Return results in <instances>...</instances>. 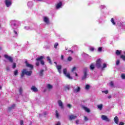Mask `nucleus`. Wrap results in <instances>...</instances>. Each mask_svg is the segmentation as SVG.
I'll use <instances>...</instances> for the list:
<instances>
[{"mask_svg":"<svg viewBox=\"0 0 125 125\" xmlns=\"http://www.w3.org/2000/svg\"><path fill=\"white\" fill-rule=\"evenodd\" d=\"M18 23V21L16 20H12L11 21V25L13 29V33L15 34V37H18V28L17 24Z\"/></svg>","mask_w":125,"mask_h":125,"instance_id":"obj_1","label":"nucleus"},{"mask_svg":"<svg viewBox=\"0 0 125 125\" xmlns=\"http://www.w3.org/2000/svg\"><path fill=\"white\" fill-rule=\"evenodd\" d=\"M33 73V71H27V69H23L22 70H21V78H23L24 76L26 75V76H28V77H30V76H32V74Z\"/></svg>","mask_w":125,"mask_h":125,"instance_id":"obj_2","label":"nucleus"},{"mask_svg":"<svg viewBox=\"0 0 125 125\" xmlns=\"http://www.w3.org/2000/svg\"><path fill=\"white\" fill-rule=\"evenodd\" d=\"M63 74L65 75V76L67 77L69 80H72L73 78L71 77V75H70V73H67V68H64L63 70Z\"/></svg>","mask_w":125,"mask_h":125,"instance_id":"obj_3","label":"nucleus"},{"mask_svg":"<svg viewBox=\"0 0 125 125\" xmlns=\"http://www.w3.org/2000/svg\"><path fill=\"white\" fill-rule=\"evenodd\" d=\"M43 58H44V57L42 56L39 58H37L36 59V61H40V62H41V65L43 66V65H44V62L43 61V60H42L43 59Z\"/></svg>","mask_w":125,"mask_h":125,"instance_id":"obj_4","label":"nucleus"},{"mask_svg":"<svg viewBox=\"0 0 125 125\" xmlns=\"http://www.w3.org/2000/svg\"><path fill=\"white\" fill-rule=\"evenodd\" d=\"M4 57L5 59H7L11 63H13V59L11 56H8L7 54L4 55Z\"/></svg>","mask_w":125,"mask_h":125,"instance_id":"obj_5","label":"nucleus"},{"mask_svg":"<svg viewBox=\"0 0 125 125\" xmlns=\"http://www.w3.org/2000/svg\"><path fill=\"white\" fill-rule=\"evenodd\" d=\"M102 63V61H101V60H100V59L97 60V61L96 62V66L97 68H98V69L101 68V67L102 66L101 65Z\"/></svg>","mask_w":125,"mask_h":125,"instance_id":"obj_6","label":"nucleus"},{"mask_svg":"<svg viewBox=\"0 0 125 125\" xmlns=\"http://www.w3.org/2000/svg\"><path fill=\"white\" fill-rule=\"evenodd\" d=\"M25 63L26 65V67H27V68H30V70H33V69H34V65L29 63L28 61L26 60L25 61Z\"/></svg>","mask_w":125,"mask_h":125,"instance_id":"obj_7","label":"nucleus"},{"mask_svg":"<svg viewBox=\"0 0 125 125\" xmlns=\"http://www.w3.org/2000/svg\"><path fill=\"white\" fill-rule=\"evenodd\" d=\"M54 64H56V67L57 68L59 74H61V69H62V65H57V62H55Z\"/></svg>","mask_w":125,"mask_h":125,"instance_id":"obj_8","label":"nucleus"},{"mask_svg":"<svg viewBox=\"0 0 125 125\" xmlns=\"http://www.w3.org/2000/svg\"><path fill=\"white\" fill-rule=\"evenodd\" d=\"M101 119L103 121H105V122H110V119L105 115H102Z\"/></svg>","mask_w":125,"mask_h":125,"instance_id":"obj_9","label":"nucleus"},{"mask_svg":"<svg viewBox=\"0 0 125 125\" xmlns=\"http://www.w3.org/2000/svg\"><path fill=\"white\" fill-rule=\"evenodd\" d=\"M5 3L7 7H9L11 5V1L10 0H5Z\"/></svg>","mask_w":125,"mask_h":125,"instance_id":"obj_10","label":"nucleus"},{"mask_svg":"<svg viewBox=\"0 0 125 125\" xmlns=\"http://www.w3.org/2000/svg\"><path fill=\"white\" fill-rule=\"evenodd\" d=\"M83 76L82 77V79L83 80H85L87 77V71H86V70H84V71H83Z\"/></svg>","mask_w":125,"mask_h":125,"instance_id":"obj_11","label":"nucleus"},{"mask_svg":"<svg viewBox=\"0 0 125 125\" xmlns=\"http://www.w3.org/2000/svg\"><path fill=\"white\" fill-rule=\"evenodd\" d=\"M31 90L33 91V92H38V91H39L38 88L35 87V86H34V85L32 86V87L31 88Z\"/></svg>","mask_w":125,"mask_h":125,"instance_id":"obj_12","label":"nucleus"},{"mask_svg":"<svg viewBox=\"0 0 125 125\" xmlns=\"http://www.w3.org/2000/svg\"><path fill=\"white\" fill-rule=\"evenodd\" d=\"M77 118H78V117L74 115H71L69 116V120L70 121H72V120H75V119H77Z\"/></svg>","mask_w":125,"mask_h":125,"instance_id":"obj_13","label":"nucleus"},{"mask_svg":"<svg viewBox=\"0 0 125 125\" xmlns=\"http://www.w3.org/2000/svg\"><path fill=\"white\" fill-rule=\"evenodd\" d=\"M76 69H77V67H76V66L73 67V68L71 70V72L75 75L76 77H78V73H77L76 72L74 73V71L76 70Z\"/></svg>","mask_w":125,"mask_h":125,"instance_id":"obj_14","label":"nucleus"},{"mask_svg":"<svg viewBox=\"0 0 125 125\" xmlns=\"http://www.w3.org/2000/svg\"><path fill=\"white\" fill-rule=\"evenodd\" d=\"M59 106L60 107H61V108H63V103L62 102V101H61V100H59L58 102Z\"/></svg>","mask_w":125,"mask_h":125,"instance_id":"obj_15","label":"nucleus"},{"mask_svg":"<svg viewBox=\"0 0 125 125\" xmlns=\"http://www.w3.org/2000/svg\"><path fill=\"white\" fill-rule=\"evenodd\" d=\"M114 122L116 125H119V118L117 116H116L114 119Z\"/></svg>","mask_w":125,"mask_h":125,"instance_id":"obj_16","label":"nucleus"},{"mask_svg":"<svg viewBox=\"0 0 125 125\" xmlns=\"http://www.w3.org/2000/svg\"><path fill=\"white\" fill-rule=\"evenodd\" d=\"M61 6H62V2H60L56 5L57 9H59V8H60V7H61Z\"/></svg>","mask_w":125,"mask_h":125,"instance_id":"obj_17","label":"nucleus"},{"mask_svg":"<svg viewBox=\"0 0 125 125\" xmlns=\"http://www.w3.org/2000/svg\"><path fill=\"white\" fill-rule=\"evenodd\" d=\"M44 72V69H41L39 72V76L40 77H42L43 76Z\"/></svg>","mask_w":125,"mask_h":125,"instance_id":"obj_18","label":"nucleus"},{"mask_svg":"<svg viewBox=\"0 0 125 125\" xmlns=\"http://www.w3.org/2000/svg\"><path fill=\"white\" fill-rule=\"evenodd\" d=\"M15 108V104H13L11 106L8 107V111H11L13 109H14Z\"/></svg>","mask_w":125,"mask_h":125,"instance_id":"obj_19","label":"nucleus"},{"mask_svg":"<svg viewBox=\"0 0 125 125\" xmlns=\"http://www.w3.org/2000/svg\"><path fill=\"white\" fill-rule=\"evenodd\" d=\"M82 107L87 113H89V112H90V110H89V109H88L87 107L84 106V105H83Z\"/></svg>","mask_w":125,"mask_h":125,"instance_id":"obj_20","label":"nucleus"},{"mask_svg":"<svg viewBox=\"0 0 125 125\" xmlns=\"http://www.w3.org/2000/svg\"><path fill=\"white\" fill-rule=\"evenodd\" d=\"M44 22L46 23V24H48L49 23V21L48 20V18H46V17H44L43 19Z\"/></svg>","mask_w":125,"mask_h":125,"instance_id":"obj_21","label":"nucleus"},{"mask_svg":"<svg viewBox=\"0 0 125 125\" xmlns=\"http://www.w3.org/2000/svg\"><path fill=\"white\" fill-rule=\"evenodd\" d=\"M33 5V2L32 1H29L28 3H27V6H28V7H29L30 8H31V7H32Z\"/></svg>","mask_w":125,"mask_h":125,"instance_id":"obj_22","label":"nucleus"},{"mask_svg":"<svg viewBox=\"0 0 125 125\" xmlns=\"http://www.w3.org/2000/svg\"><path fill=\"white\" fill-rule=\"evenodd\" d=\"M47 61H48L49 64L52 65V62H51V59H50V57L49 56L47 57L46 58Z\"/></svg>","mask_w":125,"mask_h":125,"instance_id":"obj_23","label":"nucleus"},{"mask_svg":"<svg viewBox=\"0 0 125 125\" xmlns=\"http://www.w3.org/2000/svg\"><path fill=\"white\" fill-rule=\"evenodd\" d=\"M80 90H81V87H79V86H78V87H77V88L75 89L74 90V92L77 93V92H79V91H80Z\"/></svg>","mask_w":125,"mask_h":125,"instance_id":"obj_24","label":"nucleus"},{"mask_svg":"<svg viewBox=\"0 0 125 125\" xmlns=\"http://www.w3.org/2000/svg\"><path fill=\"white\" fill-rule=\"evenodd\" d=\"M98 108L99 109V110L100 111H101V110H102V108H103V104H98L97 105Z\"/></svg>","mask_w":125,"mask_h":125,"instance_id":"obj_25","label":"nucleus"},{"mask_svg":"<svg viewBox=\"0 0 125 125\" xmlns=\"http://www.w3.org/2000/svg\"><path fill=\"white\" fill-rule=\"evenodd\" d=\"M115 53H116V55L119 56V55H121V54L122 53V51L117 50H116Z\"/></svg>","mask_w":125,"mask_h":125,"instance_id":"obj_26","label":"nucleus"},{"mask_svg":"<svg viewBox=\"0 0 125 125\" xmlns=\"http://www.w3.org/2000/svg\"><path fill=\"white\" fill-rule=\"evenodd\" d=\"M102 70H103L104 69V68H107V64L104 63L103 64V66H102V67H101Z\"/></svg>","mask_w":125,"mask_h":125,"instance_id":"obj_27","label":"nucleus"},{"mask_svg":"<svg viewBox=\"0 0 125 125\" xmlns=\"http://www.w3.org/2000/svg\"><path fill=\"white\" fill-rule=\"evenodd\" d=\"M94 68H95V67H94V64H91L90 65V70H94Z\"/></svg>","mask_w":125,"mask_h":125,"instance_id":"obj_28","label":"nucleus"},{"mask_svg":"<svg viewBox=\"0 0 125 125\" xmlns=\"http://www.w3.org/2000/svg\"><path fill=\"white\" fill-rule=\"evenodd\" d=\"M89 88H90V85H88V84H86L85 85V89L86 90H88V89H89Z\"/></svg>","mask_w":125,"mask_h":125,"instance_id":"obj_29","label":"nucleus"},{"mask_svg":"<svg viewBox=\"0 0 125 125\" xmlns=\"http://www.w3.org/2000/svg\"><path fill=\"white\" fill-rule=\"evenodd\" d=\"M47 87L48 89H51V88H52V85H50V84H48L47 85Z\"/></svg>","mask_w":125,"mask_h":125,"instance_id":"obj_30","label":"nucleus"},{"mask_svg":"<svg viewBox=\"0 0 125 125\" xmlns=\"http://www.w3.org/2000/svg\"><path fill=\"white\" fill-rule=\"evenodd\" d=\"M56 117L58 119L59 118V113H58V111H56Z\"/></svg>","mask_w":125,"mask_h":125,"instance_id":"obj_31","label":"nucleus"},{"mask_svg":"<svg viewBox=\"0 0 125 125\" xmlns=\"http://www.w3.org/2000/svg\"><path fill=\"white\" fill-rule=\"evenodd\" d=\"M111 23H112L113 25H116V22H115V21H114L113 18H112L111 19Z\"/></svg>","mask_w":125,"mask_h":125,"instance_id":"obj_32","label":"nucleus"},{"mask_svg":"<svg viewBox=\"0 0 125 125\" xmlns=\"http://www.w3.org/2000/svg\"><path fill=\"white\" fill-rule=\"evenodd\" d=\"M64 88H65V90H69L70 89V86L67 85L64 87Z\"/></svg>","mask_w":125,"mask_h":125,"instance_id":"obj_33","label":"nucleus"},{"mask_svg":"<svg viewBox=\"0 0 125 125\" xmlns=\"http://www.w3.org/2000/svg\"><path fill=\"white\" fill-rule=\"evenodd\" d=\"M72 60H73V58H72L71 57H69L67 59V61L71 62V61H72Z\"/></svg>","mask_w":125,"mask_h":125,"instance_id":"obj_34","label":"nucleus"},{"mask_svg":"<svg viewBox=\"0 0 125 125\" xmlns=\"http://www.w3.org/2000/svg\"><path fill=\"white\" fill-rule=\"evenodd\" d=\"M109 84H110V86H111L112 87H113V86H114V82L113 81L110 82Z\"/></svg>","mask_w":125,"mask_h":125,"instance_id":"obj_35","label":"nucleus"},{"mask_svg":"<svg viewBox=\"0 0 125 125\" xmlns=\"http://www.w3.org/2000/svg\"><path fill=\"white\" fill-rule=\"evenodd\" d=\"M116 65L117 66H118V65H120V60H118L116 62Z\"/></svg>","mask_w":125,"mask_h":125,"instance_id":"obj_36","label":"nucleus"},{"mask_svg":"<svg viewBox=\"0 0 125 125\" xmlns=\"http://www.w3.org/2000/svg\"><path fill=\"white\" fill-rule=\"evenodd\" d=\"M36 65L37 66H40V61H37V62H36Z\"/></svg>","mask_w":125,"mask_h":125,"instance_id":"obj_37","label":"nucleus"},{"mask_svg":"<svg viewBox=\"0 0 125 125\" xmlns=\"http://www.w3.org/2000/svg\"><path fill=\"white\" fill-rule=\"evenodd\" d=\"M14 75H15V76H17V75H18V70H16L14 71Z\"/></svg>","mask_w":125,"mask_h":125,"instance_id":"obj_38","label":"nucleus"},{"mask_svg":"<svg viewBox=\"0 0 125 125\" xmlns=\"http://www.w3.org/2000/svg\"><path fill=\"white\" fill-rule=\"evenodd\" d=\"M102 92L103 93H105V94H108V93L109 92V91H108V90L102 91Z\"/></svg>","mask_w":125,"mask_h":125,"instance_id":"obj_39","label":"nucleus"},{"mask_svg":"<svg viewBox=\"0 0 125 125\" xmlns=\"http://www.w3.org/2000/svg\"><path fill=\"white\" fill-rule=\"evenodd\" d=\"M57 46H58V43L56 42L54 44V48H57Z\"/></svg>","mask_w":125,"mask_h":125,"instance_id":"obj_40","label":"nucleus"},{"mask_svg":"<svg viewBox=\"0 0 125 125\" xmlns=\"http://www.w3.org/2000/svg\"><path fill=\"white\" fill-rule=\"evenodd\" d=\"M13 69H15L16 68V63H14L12 65Z\"/></svg>","mask_w":125,"mask_h":125,"instance_id":"obj_41","label":"nucleus"},{"mask_svg":"<svg viewBox=\"0 0 125 125\" xmlns=\"http://www.w3.org/2000/svg\"><path fill=\"white\" fill-rule=\"evenodd\" d=\"M98 50L99 52H101V51H102V47H99Z\"/></svg>","mask_w":125,"mask_h":125,"instance_id":"obj_42","label":"nucleus"},{"mask_svg":"<svg viewBox=\"0 0 125 125\" xmlns=\"http://www.w3.org/2000/svg\"><path fill=\"white\" fill-rule=\"evenodd\" d=\"M101 9H104L105 8V6L104 5H102L100 6Z\"/></svg>","mask_w":125,"mask_h":125,"instance_id":"obj_43","label":"nucleus"},{"mask_svg":"<svg viewBox=\"0 0 125 125\" xmlns=\"http://www.w3.org/2000/svg\"><path fill=\"white\" fill-rule=\"evenodd\" d=\"M22 88H20L19 89L20 94L21 95L22 94Z\"/></svg>","mask_w":125,"mask_h":125,"instance_id":"obj_44","label":"nucleus"},{"mask_svg":"<svg viewBox=\"0 0 125 125\" xmlns=\"http://www.w3.org/2000/svg\"><path fill=\"white\" fill-rule=\"evenodd\" d=\"M121 78H122V79H123V80H125V74H122V75H121Z\"/></svg>","mask_w":125,"mask_h":125,"instance_id":"obj_45","label":"nucleus"},{"mask_svg":"<svg viewBox=\"0 0 125 125\" xmlns=\"http://www.w3.org/2000/svg\"><path fill=\"white\" fill-rule=\"evenodd\" d=\"M84 121H85V122H87V121H88V118H87V117H86V116H84Z\"/></svg>","mask_w":125,"mask_h":125,"instance_id":"obj_46","label":"nucleus"},{"mask_svg":"<svg viewBox=\"0 0 125 125\" xmlns=\"http://www.w3.org/2000/svg\"><path fill=\"white\" fill-rule=\"evenodd\" d=\"M24 29H25V30H30V27H29V26H25L24 27Z\"/></svg>","mask_w":125,"mask_h":125,"instance_id":"obj_47","label":"nucleus"},{"mask_svg":"<svg viewBox=\"0 0 125 125\" xmlns=\"http://www.w3.org/2000/svg\"><path fill=\"white\" fill-rule=\"evenodd\" d=\"M67 107L71 109L72 108V105L70 104H67Z\"/></svg>","mask_w":125,"mask_h":125,"instance_id":"obj_48","label":"nucleus"},{"mask_svg":"<svg viewBox=\"0 0 125 125\" xmlns=\"http://www.w3.org/2000/svg\"><path fill=\"white\" fill-rule=\"evenodd\" d=\"M20 125H24V121H23V120L21 121Z\"/></svg>","mask_w":125,"mask_h":125,"instance_id":"obj_49","label":"nucleus"},{"mask_svg":"<svg viewBox=\"0 0 125 125\" xmlns=\"http://www.w3.org/2000/svg\"><path fill=\"white\" fill-rule=\"evenodd\" d=\"M90 50L91 51H94V48H93V47L90 48Z\"/></svg>","mask_w":125,"mask_h":125,"instance_id":"obj_50","label":"nucleus"},{"mask_svg":"<svg viewBox=\"0 0 125 125\" xmlns=\"http://www.w3.org/2000/svg\"><path fill=\"white\" fill-rule=\"evenodd\" d=\"M68 52H71V53H74V51H73V50H69L68 51Z\"/></svg>","mask_w":125,"mask_h":125,"instance_id":"obj_51","label":"nucleus"},{"mask_svg":"<svg viewBox=\"0 0 125 125\" xmlns=\"http://www.w3.org/2000/svg\"><path fill=\"white\" fill-rule=\"evenodd\" d=\"M61 59L62 60H63V59H64V56H63V55H61Z\"/></svg>","mask_w":125,"mask_h":125,"instance_id":"obj_52","label":"nucleus"},{"mask_svg":"<svg viewBox=\"0 0 125 125\" xmlns=\"http://www.w3.org/2000/svg\"><path fill=\"white\" fill-rule=\"evenodd\" d=\"M6 70H7V71H9L10 70V68H9V67H6Z\"/></svg>","mask_w":125,"mask_h":125,"instance_id":"obj_53","label":"nucleus"},{"mask_svg":"<svg viewBox=\"0 0 125 125\" xmlns=\"http://www.w3.org/2000/svg\"><path fill=\"white\" fill-rule=\"evenodd\" d=\"M79 122H80V121H79V120H76V123L77 125H79Z\"/></svg>","mask_w":125,"mask_h":125,"instance_id":"obj_54","label":"nucleus"},{"mask_svg":"<svg viewBox=\"0 0 125 125\" xmlns=\"http://www.w3.org/2000/svg\"><path fill=\"white\" fill-rule=\"evenodd\" d=\"M119 125H124V123H123L122 122H120L119 123Z\"/></svg>","mask_w":125,"mask_h":125,"instance_id":"obj_55","label":"nucleus"},{"mask_svg":"<svg viewBox=\"0 0 125 125\" xmlns=\"http://www.w3.org/2000/svg\"><path fill=\"white\" fill-rule=\"evenodd\" d=\"M107 98H108V99H111V98H112V96H108L107 97Z\"/></svg>","mask_w":125,"mask_h":125,"instance_id":"obj_56","label":"nucleus"},{"mask_svg":"<svg viewBox=\"0 0 125 125\" xmlns=\"http://www.w3.org/2000/svg\"><path fill=\"white\" fill-rule=\"evenodd\" d=\"M44 115L45 116V115H46V112H44Z\"/></svg>","mask_w":125,"mask_h":125,"instance_id":"obj_57","label":"nucleus"},{"mask_svg":"<svg viewBox=\"0 0 125 125\" xmlns=\"http://www.w3.org/2000/svg\"><path fill=\"white\" fill-rule=\"evenodd\" d=\"M65 50H68V48L65 47Z\"/></svg>","mask_w":125,"mask_h":125,"instance_id":"obj_58","label":"nucleus"},{"mask_svg":"<svg viewBox=\"0 0 125 125\" xmlns=\"http://www.w3.org/2000/svg\"><path fill=\"white\" fill-rule=\"evenodd\" d=\"M38 0V1H42V0Z\"/></svg>","mask_w":125,"mask_h":125,"instance_id":"obj_59","label":"nucleus"},{"mask_svg":"<svg viewBox=\"0 0 125 125\" xmlns=\"http://www.w3.org/2000/svg\"><path fill=\"white\" fill-rule=\"evenodd\" d=\"M0 50H1V47H0Z\"/></svg>","mask_w":125,"mask_h":125,"instance_id":"obj_60","label":"nucleus"},{"mask_svg":"<svg viewBox=\"0 0 125 125\" xmlns=\"http://www.w3.org/2000/svg\"><path fill=\"white\" fill-rule=\"evenodd\" d=\"M0 89H1V86H0Z\"/></svg>","mask_w":125,"mask_h":125,"instance_id":"obj_61","label":"nucleus"},{"mask_svg":"<svg viewBox=\"0 0 125 125\" xmlns=\"http://www.w3.org/2000/svg\"><path fill=\"white\" fill-rule=\"evenodd\" d=\"M39 116H40V117H41V116H42V115H41V114H40V115H39Z\"/></svg>","mask_w":125,"mask_h":125,"instance_id":"obj_62","label":"nucleus"},{"mask_svg":"<svg viewBox=\"0 0 125 125\" xmlns=\"http://www.w3.org/2000/svg\"><path fill=\"white\" fill-rule=\"evenodd\" d=\"M118 24H121V22H118Z\"/></svg>","mask_w":125,"mask_h":125,"instance_id":"obj_63","label":"nucleus"},{"mask_svg":"<svg viewBox=\"0 0 125 125\" xmlns=\"http://www.w3.org/2000/svg\"><path fill=\"white\" fill-rule=\"evenodd\" d=\"M4 62H6V61H5V60H4Z\"/></svg>","mask_w":125,"mask_h":125,"instance_id":"obj_64","label":"nucleus"}]
</instances>
